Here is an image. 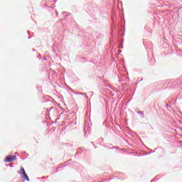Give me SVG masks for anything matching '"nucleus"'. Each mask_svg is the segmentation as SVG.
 <instances>
[{"label":"nucleus","mask_w":182,"mask_h":182,"mask_svg":"<svg viewBox=\"0 0 182 182\" xmlns=\"http://www.w3.org/2000/svg\"><path fill=\"white\" fill-rule=\"evenodd\" d=\"M20 171V175L21 176V178H23V180H26V181H29V177L28 176V174H26L25 168H23V167H21Z\"/></svg>","instance_id":"obj_1"},{"label":"nucleus","mask_w":182,"mask_h":182,"mask_svg":"<svg viewBox=\"0 0 182 182\" xmlns=\"http://www.w3.org/2000/svg\"><path fill=\"white\" fill-rule=\"evenodd\" d=\"M14 160H16V156L15 155H9L5 159L6 163H11V161H14Z\"/></svg>","instance_id":"obj_2"}]
</instances>
